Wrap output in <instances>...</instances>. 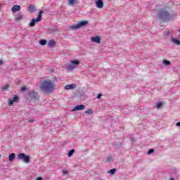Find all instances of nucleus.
Segmentation results:
<instances>
[{
  "mask_svg": "<svg viewBox=\"0 0 180 180\" xmlns=\"http://www.w3.org/2000/svg\"><path fill=\"white\" fill-rule=\"evenodd\" d=\"M39 88L44 94H51L56 91V84L50 79L41 82Z\"/></svg>",
  "mask_w": 180,
  "mask_h": 180,
  "instance_id": "f257e3e1",
  "label": "nucleus"
},
{
  "mask_svg": "<svg viewBox=\"0 0 180 180\" xmlns=\"http://www.w3.org/2000/svg\"><path fill=\"white\" fill-rule=\"evenodd\" d=\"M158 16L159 18L166 19L167 20H171V19H174V11H172L171 13H169L163 8L159 11Z\"/></svg>",
  "mask_w": 180,
  "mask_h": 180,
  "instance_id": "f03ea898",
  "label": "nucleus"
},
{
  "mask_svg": "<svg viewBox=\"0 0 180 180\" xmlns=\"http://www.w3.org/2000/svg\"><path fill=\"white\" fill-rule=\"evenodd\" d=\"M43 13H44V11L43 10H40L37 18L31 20V22L30 23V27H34V26L36 25V23H37V22H41Z\"/></svg>",
  "mask_w": 180,
  "mask_h": 180,
  "instance_id": "7ed1b4c3",
  "label": "nucleus"
},
{
  "mask_svg": "<svg viewBox=\"0 0 180 180\" xmlns=\"http://www.w3.org/2000/svg\"><path fill=\"white\" fill-rule=\"evenodd\" d=\"M86 25H88V21H80L76 25H70V29H72V30H77V29H81L82 26H86Z\"/></svg>",
  "mask_w": 180,
  "mask_h": 180,
  "instance_id": "20e7f679",
  "label": "nucleus"
},
{
  "mask_svg": "<svg viewBox=\"0 0 180 180\" xmlns=\"http://www.w3.org/2000/svg\"><path fill=\"white\" fill-rule=\"evenodd\" d=\"M19 160H22L25 164L30 163V157L29 155H26L25 153H20L18 155Z\"/></svg>",
  "mask_w": 180,
  "mask_h": 180,
  "instance_id": "39448f33",
  "label": "nucleus"
},
{
  "mask_svg": "<svg viewBox=\"0 0 180 180\" xmlns=\"http://www.w3.org/2000/svg\"><path fill=\"white\" fill-rule=\"evenodd\" d=\"M71 65L68 66V70H75V65H79V60H70Z\"/></svg>",
  "mask_w": 180,
  "mask_h": 180,
  "instance_id": "423d86ee",
  "label": "nucleus"
},
{
  "mask_svg": "<svg viewBox=\"0 0 180 180\" xmlns=\"http://www.w3.org/2000/svg\"><path fill=\"white\" fill-rule=\"evenodd\" d=\"M19 99V97L18 96L14 95L13 97L8 98V103L9 106H13V103L15 102H17V101Z\"/></svg>",
  "mask_w": 180,
  "mask_h": 180,
  "instance_id": "0eeeda50",
  "label": "nucleus"
},
{
  "mask_svg": "<svg viewBox=\"0 0 180 180\" xmlns=\"http://www.w3.org/2000/svg\"><path fill=\"white\" fill-rule=\"evenodd\" d=\"M91 41H92V43H96L97 44H100L101 37L99 36L93 37L91 38Z\"/></svg>",
  "mask_w": 180,
  "mask_h": 180,
  "instance_id": "6e6552de",
  "label": "nucleus"
},
{
  "mask_svg": "<svg viewBox=\"0 0 180 180\" xmlns=\"http://www.w3.org/2000/svg\"><path fill=\"white\" fill-rule=\"evenodd\" d=\"M85 109V105H77L75 106L72 109L73 112H77V110H84Z\"/></svg>",
  "mask_w": 180,
  "mask_h": 180,
  "instance_id": "1a4fd4ad",
  "label": "nucleus"
},
{
  "mask_svg": "<svg viewBox=\"0 0 180 180\" xmlns=\"http://www.w3.org/2000/svg\"><path fill=\"white\" fill-rule=\"evenodd\" d=\"M95 4L96 8H98V9L103 8V1H102V0H96Z\"/></svg>",
  "mask_w": 180,
  "mask_h": 180,
  "instance_id": "9d476101",
  "label": "nucleus"
},
{
  "mask_svg": "<svg viewBox=\"0 0 180 180\" xmlns=\"http://www.w3.org/2000/svg\"><path fill=\"white\" fill-rule=\"evenodd\" d=\"M20 9H22V8L20 7V5H14L11 8V11L13 12V13H15V12H19Z\"/></svg>",
  "mask_w": 180,
  "mask_h": 180,
  "instance_id": "9b49d317",
  "label": "nucleus"
},
{
  "mask_svg": "<svg viewBox=\"0 0 180 180\" xmlns=\"http://www.w3.org/2000/svg\"><path fill=\"white\" fill-rule=\"evenodd\" d=\"M27 11L30 13H34V12H36V6L34 5H33V4H30L28 6Z\"/></svg>",
  "mask_w": 180,
  "mask_h": 180,
  "instance_id": "f8f14e48",
  "label": "nucleus"
},
{
  "mask_svg": "<svg viewBox=\"0 0 180 180\" xmlns=\"http://www.w3.org/2000/svg\"><path fill=\"white\" fill-rule=\"evenodd\" d=\"M75 88H77V84H68L65 86V89H66V90L75 89Z\"/></svg>",
  "mask_w": 180,
  "mask_h": 180,
  "instance_id": "ddd939ff",
  "label": "nucleus"
},
{
  "mask_svg": "<svg viewBox=\"0 0 180 180\" xmlns=\"http://www.w3.org/2000/svg\"><path fill=\"white\" fill-rule=\"evenodd\" d=\"M15 20H23V14L22 13H19L15 15Z\"/></svg>",
  "mask_w": 180,
  "mask_h": 180,
  "instance_id": "4468645a",
  "label": "nucleus"
},
{
  "mask_svg": "<svg viewBox=\"0 0 180 180\" xmlns=\"http://www.w3.org/2000/svg\"><path fill=\"white\" fill-rule=\"evenodd\" d=\"M29 95L31 98H37V96H39V94H37V93H36V91H30L29 93Z\"/></svg>",
  "mask_w": 180,
  "mask_h": 180,
  "instance_id": "2eb2a0df",
  "label": "nucleus"
},
{
  "mask_svg": "<svg viewBox=\"0 0 180 180\" xmlns=\"http://www.w3.org/2000/svg\"><path fill=\"white\" fill-rule=\"evenodd\" d=\"M48 46L49 47H56V41L55 40H50L48 42Z\"/></svg>",
  "mask_w": 180,
  "mask_h": 180,
  "instance_id": "dca6fc26",
  "label": "nucleus"
},
{
  "mask_svg": "<svg viewBox=\"0 0 180 180\" xmlns=\"http://www.w3.org/2000/svg\"><path fill=\"white\" fill-rule=\"evenodd\" d=\"M15 157H16V155L15 153H11L8 157V160L12 162L15 160Z\"/></svg>",
  "mask_w": 180,
  "mask_h": 180,
  "instance_id": "f3484780",
  "label": "nucleus"
},
{
  "mask_svg": "<svg viewBox=\"0 0 180 180\" xmlns=\"http://www.w3.org/2000/svg\"><path fill=\"white\" fill-rule=\"evenodd\" d=\"M39 44H41V46H46V44H47V41L46 39H41L39 41Z\"/></svg>",
  "mask_w": 180,
  "mask_h": 180,
  "instance_id": "a211bd4d",
  "label": "nucleus"
},
{
  "mask_svg": "<svg viewBox=\"0 0 180 180\" xmlns=\"http://www.w3.org/2000/svg\"><path fill=\"white\" fill-rule=\"evenodd\" d=\"M74 153H75V150L72 149L69 151V153H68V157H72V154H74Z\"/></svg>",
  "mask_w": 180,
  "mask_h": 180,
  "instance_id": "6ab92c4d",
  "label": "nucleus"
},
{
  "mask_svg": "<svg viewBox=\"0 0 180 180\" xmlns=\"http://www.w3.org/2000/svg\"><path fill=\"white\" fill-rule=\"evenodd\" d=\"M85 113L87 115H94V110H92V109H88L85 111Z\"/></svg>",
  "mask_w": 180,
  "mask_h": 180,
  "instance_id": "aec40b11",
  "label": "nucleus"
},
{
  "mask_svg": "<svg viewBox=\"0 0 180 180\" xmlns=\"http://www.w3.org/2000/svg\"><path fill=\"white\" fill-rule=\"evenodd\" d=\"M74 4H77L76 0H68V5H74Z\"/></svg>",
  "mask_w": 180,
  "mask_h": 180,
  "instance_id": "412c9836",
  "label": "nucleus"
},
{
  "mask_svg": "<svg viewBox=\"0 0 180 180\" xmlns=\"http://www.w3.org/2000/svg\"><path fill=\"white\" fill-rule=\"evenodd\" d=\"M173 40V43H174L175 44H176L177 46H179L180 45V41L178 40V39H172Z\"/></svg>",
  "mask_w": 180,
  "mask_h": 180,
  "instance_id": "4be33fe9",
  "label": "nucleus"
},
{
  "mask_svg": "<svg viewBox=\"0 0 180 180\" xmlns=\"http://www.w3.org/2000/svg\"><path fill=\"white\" fill-rule=\"evenodd\" d=\"M163 64L165 65H171V62H169V60H163Z\"/></svg>",
  "mask_w": 180,
  "mask_h": 180,
  "instance_id": "5701e85b",
  "label": "nucleus"
},
{
  "mask_svg": "<svg viewBox=\"0 0 180 180\" xmlns=\"http://www.w3.org/2000/svg\"><path fill=\"white\" fill-rule=\"evenodd\" d=\"M109 174H111V175H113L115 172H116V169H112L109 172H108Z\"/></svg>",
  "mask_w": 180,
  "mask_h": 180,
  "instance_id": "b1692460",
  "label": "nucleus"
},
{
  "mask_svg": "<svg viewBox=\"0 0 180 180\" xmlns=\"http://www.w3.org/2000/svg\"><path fill=\"white\" fill-rule=\"evenodd\" d=\"M9 88V86L8 85H6V86H4L1 89L2 91H6V89H8Z\"/></svg>",
  "mask_w": 180,
  "mask_h": 180,
  "instance_id": "393cba45",
  "label": "nucleus"
},
{
  "mask_svg": "<svg viewBox=\"0 0 180 180\" xmlns=\"http://www.w3.org/2000/svg\"><path fill=\"white\" fill-rule=\"evenodd\" d=\"M161 106H162V103H158L157 105H156V108L158 109H160V108H161Z\"/></svg>",
  "mask_w": 180,
  "mask_h": 180,
  "instance_id": "a878e982",
  "label": "nucleus"
},
{
  "mask_svg": "<svg viewBox=\"0 0 180 180\" xmlns=\"http://www.w3.org/2000/svg\"><path fill=\"white\" fill-rule=\"evenodd\" d=\"M153 153H154V149H150V150L148 151V155L153 154Z\"/></svg>",
  "mask_w": 180,
  "mask_h": 180,
  "instance_id": "bb28decb",
  "label": "nucleus"
},
{
  "mask_svg": "<svg viewBox=\"0 0 180 180\" xmlns=\"http://www.w3.org/2000/svg\"><path fill=\"white\" fill-rule=\"evenodd\" d=\"M63 175H68V172L66 170H63Z\"/></svg>",
  "mask_w": 180,
  "mask_h": 180,
  "instance_id": "cd10ccee",
  "label": "nucleus"
},
{
  "mask_svg": "<svg viewBox=\"0 0 180 180\" xmlns=\"http://www.w3.org/2000/svg\"><path fill=\"white\" fill-rule=\"evenodd\" d=\"M101 96H102V94H99L97 96V99H100Z\"/></svg>",
  "mask_w": 180,
  "mask_h": 180,
  "instance_id": "c85d7f7f",
  "label": "nucleus"
},
{
  "mask_svg": "<svg viewBox=\"0 0 180 180\" xmlns=\"http://www.w3.org/2000/svg\"><path fill=\"white\" fill-rule=\"evenodd\" d=\"M34 122V120H28V123H33Z\"/></svg>",
  "mask_w": 180,
  "mask_h": 180,
  "instance_id": "c756f323",
  "label": "nucleus"
},
{
  "mask_svg": "<svg viewBox=\"0 0 180 180\" xmlns=\"http://www.w3.org/2000/svg\"><path fill=\"white\" fill-rule=\"evenodd\" d=\"M176 126H178L179 127H180V122H177V123L176 124Z\"/></svg>",
  "mask_w": 180,
  "mask_h": 180,
  "instance_id": "7c9ffc66",
  "label": "nucleus"
},
{
  "mask_svg": "<svg viewBox=\"0 0 180 180\" xmlns=\"http://www.w3.org/2000/svg\"><path fill=\"white\" fill-rule=\"evenodd\" d=\"M26 89V87H21V91H25Z\"/></svg>",
  "mask_w": 180,
  "mask_h": 180,
  "instance_id": "2f4dec72",
  "label": "nucleus"
},
{
  "mask_svg": "<svg viewBox=\"0 0 180 180\" xmlns=\"http://www.w3.org/2000/svg\"><path fill=\"white\" fill-rule=\"evenodd\" d=\"M107 161H108V162H110V158H107Z\"/></svg>",
  "mask_w": 180,
  "mask_h": 180,
  "instance_id": "473e14b6",
  "label": "nucleus"
},
{
  "mask_svg": "<svg viewBox=\"0 0 180 180\" xmlns=\"http://www.w3.org/2000/svg\"><path fill=\"white\" fill-rule=\"evenodd\" d=\"M37 180H43V179L41 177H38L37 178Z\"/></svg>",
  "mask_w": 180,
  "mask_h": 180,
  "instance_id": "72a5a7b5",
  "label": "nucleus"
},
{
  "mask_svg": "<svg viewBox=\"0 0 180 180\" xmlns=\"http://www.w3.org/2000/svg\"><path fill=\"white\" fill-rule=\"evenodd\" d=\"M1 64H4V61L0 60V65H1Z\"/></svg>",
  "mask_w": 180,
  "mask_h": 180,
  "instance_id": "f704fd0d",
  "label": "nucleus"
},
{
  "mask_svg": "<svg viewBox=\"0 0 180 180\" xmlns=\"http://www.w3.org/2000/svg\"><path fill=\"white\" fill-rule=\"evenodd\" d=\"M169 180H175L174 178H170Z\"/></svg>",
  "mask_w": 180,
  "mask_h": 180,
  "instance_id": "c9c22d12",
  "label": "nucleus"
},
{
  "mask_svg": "<svg viewBox=\"0 0 180 180\" xmlns=\"http://www.w3.org/2000/svg\"><path fill=\"white\" fill-rule=\"evenodd\" d=\"M0 158H1V154H0Z\"/></svg>",
  "mask_w": 180,
  "mask_h": 180,
  "instance_id": "e433bc0d",
  "label": "nucleus"
}]
</instances>
